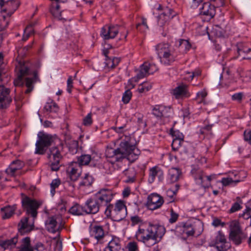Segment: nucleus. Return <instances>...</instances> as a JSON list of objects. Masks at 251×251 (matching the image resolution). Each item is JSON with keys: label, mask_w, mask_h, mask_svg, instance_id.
<instances>
[{"label": "nucleus", "mask_w": 251, "mask_h": 251, "mask_svg": "<svg viewBox=\"0 0 251 251\" xmlns=\"http://www.w3.org/2000/svg\"><path fill=\"white\" fill-rule=\"evenodd\" d=\"M165 232V229L161 226L150 225L144 227L143 225H140L136 237L138 241L144 243L153 240L155 243L160 241Z\"/></svg>", "instance_id": "obj_1"}, {"label": "nucleus", "mask_w": 251, "mask_h": 251, "mask_svg": "<svg viewBox=\"0 0 251 251\" xmlns=\"http://www.w3.org/2000/svg\"><path fill=\"white\" fill-rule=\"evenodd\" d=\"M129 138L123 140L120 144V147L114 150L113 157L117 161H120L124 158H127L129 161L136 159L137 153L135 152V146L129 143Z\"/></svg>", "instance_id": "obj_2"}, {"label": "nucleus", "mask_w": 251, "mask_h": 251, "mask_svg": "<svg viewBox=\"0 0 251 251\" xmlns=\"http://www.w3.org/2000/svg\"><path fill=\"white\" fill-rule=\"evenodd\" d=\"M105 214L114 221L123 220L127 215L126 207L124 201L119 200L115 205L108 204L105 210Z\"/></svg>", "instance_id": "obj_3"}, {"label": "nucleus", "mask_w": 251, "mask_h": 251, "mask_svg": "<svg viewBox=\"0 0 251 251\" xmlns=\"http://www.w3.org/2000/svg\"><path fill=\"white\" fill-rule=\"evenodd\" d=\"M22 203L23 209L26 211L27 215L31 216L34 220L37 215V209L41 203L35 199H32L24 193L21 194Z\"/></svg>", "instance_id": "obj_4"}, {"label": "nucleus", "mask_w": 251, "mask_h": 251, "mask_svg": "<svg viewBox=\"0 0 251 251\" xmlns=\"http://www.w3.org/2000/svg\"><path fill=\"white\" fill-rule=\"evenodd\" d=\"M62 150V145L50 149V153L48 154V157L50 159V168L52 171H57L59 169L60 161L63 158L61 154Z\"/></svg>", "instance_id": "obj_5"}, {"label": "nucleus", "mask_w": 251, "mask_h": 251, "mask_svg": "<svg viewBox=\"0 0 251 251\" xmlns=\"http://www.w3.org/2000/svg\"><path fill=\"white\" fill-rule=\"evenodd\" d=\"M38 140L36 143L35 153L44 154L45 153L47 148L50 146L53 141L52 136L40 133L38 135Z\"/></svg>", "instance_id": "obj_6"}, {"label": "nucleus", "mask_w": 251, "mask_h": 251, "mask_svg": "<svg viewBox=\"0 0 251 251\" xmlns=\"http://www.w3.org/2000/svg\"><path fill=\"white\" fill-rule=\"evenodd\" d=\"M16 71L17 72V77L14 80V83L16 86H24L23 77L31 75L27 64L19 61V65H16Z\"/></svg>", "instance_id": "obj_7"}, {"label": "nucleus", "mask_w": 251, "mask_h": 251, "mask_svg": "<svg viewBox=\"0 0 251 251\" xmlns=\"http://www.w3.org/2000/svg\"><path fill=\"white\" fill-rule=\"evenodd\" d=\"M163 203V197L153 193L148 196L147 206L149 209L153 210L160 207Z\"/></svg>", "instance_id": "obj_8"}, {"label": "nucleus", "mask_w": 251, "mask_h": 251, "mask_svg": "<svg viewBox=\"0 0 251 251\" xmlns=\"http://www.w3.org/2000/svg\"><path fill=\"white\" fill-rule=\"evenodd\" d=\"M101 204L94 196L87 201L85 206V213L87 214H96L99 211Z\"/></svg>", "instance_id": "obj_9"}, {"label": "nucleus", "mask_w": 251, "mask_h": 251, "mask_svg": "<svg viewBox=\"0 0 251 251\" xmlns=\"http://www.w3.org/2000/svg\"><path fill=\"white\" fill-rule=\"evenodd\" d=\"M95 196L102 204L108 205L113 197V194L112 191L107 189L100 190Z\"/></svg>", "instance_id": "obj_10"}, {"label": "nucleus", "mask_w": 251, "mask_h": 251, "mask_svg": "<svg viewBox=\"0 0 251 251\" xmlns=\"http://www.w3.org/2000/svg\"><path fill=\"white\" fill-rule=\"evenodd\" d=\"M10 90L2 85H0V108H5L11 102L9 97Z\"/></svg>", "instance_id": "obj_11"}, {"label": "nucleus", "mask_w": 251, "mask_h": 251, "mask_svg": "<svg viewBox=\"0 0 251 251\" xmlns=\"http://www.w3.org/2000/svg\"><path fill=\"white\" fill-rule=\"evenodd\" d=\"M158 54L161 59H166L168 61H173V55L169 50V46L166 44H159L157 46Z\"/></svg>", "instance_id": "obj_12"}, {"label": "nucleus", "mask_w": 251, "mask_h": 251, "mask_svg": "<svg viewBox=\"0 0 251 251\" xmlns=\"http://www.w3.org/2000/svg\"><path fill=\"white\" fill-rule=\"evenodd\" d=\"M118 32L117 25H105L102 28L101 34L103 36L104 39L108 40L115 38Z\"/></svg>", "instance_id": "obj_13"}, {"label": "nucleus", "mask_w": 251, "mask_h": 251, "mask_svg": "<svg viewBox=\"0 0 251 251\" xmlns=\"http://www.w3.org/2000/svg\"><path fill=\"white\" fill-rule=\"evenodd\" d=\"M64 2H65V0H55V1L52 2L50 8V12L54 18L59 20H62L64 19L60 9V4Z\"/></svg>", "instance_id": "obj_14"}, {"label": "nucleus", "mask_w": 251, "mask_h": 251, "mask_svg": "<svg viewBox=\"0 0 251 251\" xmlns=\"http://www.w3.org/2000/svg\"><path fill=\"white\" fill-rule=\"evenodd\" d=\"M200 10L201 15L208 17L209 19L213 18L216 14L215 7L209 2H204Z\"/></svg>", "instance_id": "obj_15"}, {"label": "nucleus", "mask_w": 251, "mask_h": 251, "mask_svg": "<svg viewBox=\"0 0 251 251\" xmlns=\"http://www.w3.org/2000/svg\"><path fill=\"white\" fill-rule=\"evenodd\" d=\"M46 226L47 230L52 233H55L61 229L60 226L56 221L55 217H49L46 221Z\"/></svg>", "instance_id": "obj_16"}, {"label": "nucleus", "mask_w": 251, "mask_h": 251, "mask_svg": "<svg viewBox=\"0 0 251 251\" xmlns=\"http://www.w3.org/2000/svg\"><path fill=\"white\" fill-rule=\"evenodd\" d=\"M173 11L172 9H167L166 11L161 14L158 17V25L161 27H163L169 20L174 16Z\"/></svg>", "instance_id": "obj_17"}, {"label": "nucleus", "mask_w": 251, "mask_h": 251, "mask_svg": "<svg viewBox=\"0 0 251 251\" xmlns=\"http://www.w3.org/2000/svg\"><path fill=\"white\" fill-rule=\"evenodd\" d=\"M31 75H32V77H26L25 78V85L27 87L25 93L26 94H29L33 89V83L35 82L38 79V74L37 71H34Z\"/></svg>", "instance_id": "obj_18"}, {"label": "nucleus", "mask_w": 251, "mask_h": 251, "mask_svg": "<svg viewBox=\"0 0 251 251\" xmlns=\"http://www.w3.org/2000/svg\"><path fill=\"white\" fill-rule=\"evenodd\" d=\"M28 218L25 217L21 219L18 225L19 231L21 234H23L25 232H29L33 229L34 226L33 223L32 224H28Z\"/></svg>", "instance_id": "obj_19"}, {"label": "nucleus", "mask_w": 251, "mask_h": 251, "mask_svg": "<svg viewBox=\"0 0 251 251\" xmlns=\"http://www.w3.org/2000/svg\"><path fill=\"white\" fill-rule=\"evenodd\" d=\"M20 2L18 0H10L5 3V7L2 9V11L10 13V15L15 11L20 6Z\"/></svg>", "instance_id": "obj_20"}, {"label": "nucleus", "mask_w": 251, "mask_h": 251, "mask_svg": "<svg viewBox=\"0 0 251 251\" xmlns=\"http://www.w3.org/2000/svg\"><path fill=\"white\" fill-rule=\"evenodd\" d=\"M24 166V163L20 160H16L12 162L6 172L11 176H14L15 173L18 170L21 169Z\"/></svg>", "instance_id": "obj_21"}, {"label": "nucleus", "mask_w": 251, "mask_h": 251, "mask_svg": "<svg viewBox=\"0 0 251 251\" xmlns=\"http://www.w3.org/2000/svg\"><path fill=\"white\" fill-rule=\"evenodd\" d=\"M16 209V205L13 206L8 205L1 208V211L2 212V219H6L10 218L14 214Z\"/></svg>", "instance_id": "obj_22"}, {"label": "nucleus", "mask_w": 251, "mask_h": 251, "mask_svg": "<svg viewBox=\"0 0 251 251\" xmlns=\"http://www.w3.org/2000/svg\"><path fill=\"white\" fill-rule=\"evenodd\" d=\"M106 248L111 251H120L121 250V245L119 239L116 237H113L109 242Z\"/></svg>", "instance_id": "obj_23"}, {"label": "nucleus", "mask_w": 251, "mask_h": 251, "mask_svg": "<svg viewBox=\"0 0 251 251\" xmlns=\"http://www.w3.org/2000/svg\"><path fill=\"white\" fill-rule=\"evenodd\" d=\"M73 164L74 163H72V164L68 167L67 169V172L69 175L70 179L72 181H75L79 177L80 174L78 172V170L73 166Z\"/></svg>", "instance_id": "obj_24"}, {"label": "nucleus", "mask_w": 251, "mask_h": 251, "mask_svg": "<svg viewBox=\"0 0 251 251\" xmlns=\"http://www.w3.org/2000/svg\"><path fill=\"white\" fill-rule=\"evenodd\" d=\"M186 86L184 85H179L174 89L173 91V94L176 99L184 97L186 95Z\"/></svg>", "instance_id": "obj_25"}, {"label": "nucleus", "mask_w": 251, "mask_h": 251, "mask_svg": "<svg viewBox=\"0 0 251 251\" xmlns=\"http://www.w3.org/2000/svg\"><path fill=\"white\" fill-rule=\"evenodd\" d=\"M17 242L18 235H16L10 239L0 241V246L4 249H6L8 248L14 247Z\"/></svg>", "instance_id": "obj_26"}, {"label": "nucleus", "mask_w": 251, "mask_h": 251, "mask_svg": "<svg viewBox=\"0 0 251 251\" xmlns=\"http://www.w3.org/2000/svg\"><path fill=\"white\" fill-rule=\"evenodd\" d=\"M31 48V45H28L24 48H20L17 50L18 56L16 58V60L18 62V64L16 65H19V61H21L24 62L25 64H26L24 61L22 60V58L24 57L27 52L28 49Z\"/></svg>", "instance_id": "obj_27"}, {"label": "nucleus", "mask_w": 251, "mask_h": 251, "mask_svg": "<svg viewBox=\"0 0 251 251\" xmlns=\"http://www.w3.org/2000/svg\"><path fill=\"white\" fill-rule=\"evenodd\" d=\"M20 251H33V248L30 245V239L26 237L22 239Z\"/></svg>", "instance_id": "obj_28"}, {"label": "nucleus", "mask_w": 251, "mask_h": 251, "mask_svg": "<svg viewBox=\"0 0 251 251\" xmlns=\"http://www.w3.org/2000/svg\"><path fill=\"white\" fill-rule=\"evenodd\" d=\"M66 143L70 151L74 154L77 151L78 143L77 141L71 139H67Z\"/></svg>", "instance_id": "obj_29"}, {"label": "nucleus", "mask_w": 251, "mask_h": 251, "mask_svg": "<svg viewBox=\"0 0 251 251\" xmlns=\"http://www.w3.org/2000/svg\"><path fill=\"white\" fill-rule=\"evenodd\" d=\"M91 160V156L89 154H82L77 158L76 162H73L75 164L78 163L79 166L87 165Z\"/></svg>", "instance_id": "obj_30"}, {"label": "nucleus", "mask_w": 251, "mask_h": 251, "mask_svg": "<svg viewBox=\"0 0 251 251\" xmlns=\"http://www.w3.org/2000/svg\"><path fill=\"white\" fill-rule=\"evenodd\" d=\"M167 109L163 106H157L154 107L152 110V113L157 117H162L166 116Z\"/></svg>", "instance_id": "obj_31"}, {"label": "nucleus", "mask_w": 251, "mask_h": 251, "mask_svg": "<svg viewBox=\"0 0 251 251\" xmlns=\"http://www.w3.org/2000/svg\"><path fill=\"white\" fill-rule=\"evenodd\" d=\"M150 64L145 62L141 67V70L137 75V79L145 77L149 72Z\"/></svg>", "instance_id": "obj_32"}, {"label": "nucleus", "mask_w": 251, "mask_h": 251, "mask_svg": "<svg viewBox=\"0 0 251 251\" xmlns=\"http://www.w3.org/2000/svg\"><path fill=\"white\" fill-rule=\"evenodd\" d=\"M170 178L172 182L177 181L181 175V172L178 169H172L169 172Z\"/></svg>", "instance_id": "obj_33"}, {"label": "nucleus", "mask_w": 251, "mask_h": 251, "mask_svg": "<svg viewBox=\"0 0 251 251\" xmlns=\"http://www.w3.org/2000/svg\"><path fill=\"white\" fill-rule=\"evenodd\" d=\"M69 211L74 215H81L85 212V206L83 207L78 204H76L70 208Z\"/></svg>", "instance_id": "obj_34"}, {"label": "nucleus", "mask_w": 251, "mask_h": 251, "mask_svg": "<svg viewBox=\"0 0 251 251\" xmlns=\"http://www.w3.org/2000/svg\"><path fill=\"white\" fill-rule=\"evenodd\" d=\"M251 50L250 48L245 47L241 43L238 44L237 45V51L239 55L241 56L242 58L250 59L249 57H247L244 55V53H248Z\"/></svg>", "instance_id": "obj_35"}, {"label": "nucleus", "mask_w": 251, "mask_h": 251, "mask_svg": "<svg viewBox=\"0 0 251 251\" xmlns=\"http://www.w3.org/2000/svg\"><path fill=\"white\" fill-rule=\"evenodd\" d=\"M93 235L98 240L102 239L104 235V231L101 226H95L93 230Z\"/></svg>", "instance_id": "obj_36"}, {"label": "nucleus", "mask_w": 251, "mask_h": 251, "mask_svg": "<svg viewBox=\"0 0 251 251\" xmlns=\"http://www.w3.org/2000/svg\"><path fill=\"white\" fill-rule=\"evenodd\" d=\"M230 233L242 232L239 223L236 220H234L229 223Z\"/></svg>", "instance_id": "obj_37"}, {"label": "nucleus", "mask_w": 251, "mask_h": 251, "mask_svg": "<svg viewBox=\"0 0 251 251\" xmlns=\"http://www.w3.org/2000/svg\"><path fill=\"white\" fill-rule=\"evenodd\" d=\"M58 106L57 104L53 101L47 102L44 107V110L47 112H57L58 110Z\"/></svg>", "instance_id": "obj_38"}, {"label": "nucleus", "mask_w": 251, "mask_h": 251, "mask_svg": "<svg viewBox=\"0 0 251 251\" xmlns=\"http://www.w3.org/2000/svg\"><path fill=\"white\" fill-rule=\"evenodd\" d=\"M212 246L215 247L219 251H226L230 247L229 243H227L226 240Z\"/></svg>", "instance_id": "obj_39"}, {"label": "nucleus", "mask_w": 251, "mask_h": 251, "mask_svg": "<svg viewBox=\"0 0 251 251\" xmlns=\"http://www.w3.org/2000/svg\"><path fill=\"white\" fill-rule=\"evenodd\" d=\"M120 61V59L117 57H114L112 59L110 58L106 59L105 65L108 68H114Z\"/></svg>", "instance_id": "obj_40"}, {"label": "nucleus", "mask_w": 251, "mask_h": 251, "mask_svg": "<svg viewBox=\"0 0 251 251\" xmlns=\"http://www.w3.org/2000/svg\"><path fill=\"white\" fill-rule=\"evenodd\" d=\"M93 182V178L92 176L89 174H86L85 176L80 182V186H91Z\"/></svg>", "instance_id": "obj_41"}, {"label": "nucleus", "mask_w": 251, "mask_h": 251, "mask_svg": "<svg viewBox=\"0 0 251 251\" xmlns=\"http://www.w3.org/2000/svg\"><path fill=\"white\" fill-rule=\"evenodd\" d=\"M242 232H234L229 233V239L236 245H239L241 243V234Z\"/></svg>", "instance_id": "obj_42"}, {"label": "nucleus", "mask_w": 251, "mask_h": 251, "mask_svg": "<svg viewBox=\"0 0 251 251\" xmlns=\"http://www.w3.org/2000/svg\"><path fill=\"white\" fill-rule=\"evenodd\" d=\"M33 34L34 31L32 26L31 25L27 26L24 30L22 40L23 41H26L28 38L32 35H33Z\"/></svg>", "instance_id": "obj_43"}, {"label": "nucleus", "mask_w": 251, "mask_h": 251, "mask_svg": "<svg viewBox=\"0 0 251 251\" xmlns=\"http://www.w3.org/2000/svg\"><path fill=\"white\" fill-rule=\"evenodd\" d=\"M183 232L186 233L187 236H193L195 233V230L191 224L185 223L183 225Z\"/></svg>", "instance_id": "obj_44"}, {"label": "nucleus", "mask_w": 251, "mask_h": 251, "mask_svg": "<svg viewBox=\"0 0 251 251\" xmlns=\"http://www.w3.org/2000/svg\"><path fill=\"white\" fill-rule=\"evenodd\" d=\"M192 174L195 179L196 180H198L197 183L199 184V182H201L203 178V172L202 170L198 169V170H193L192 171Z\"/></svg>", "instance_id": "obj_45"}, {"label": "nucleus", "mask_w": 251, "mask_h": 251, "mask_svg": "<svg viewBox=\"0 0 251 251\" xmlns=\"http://www.w3.org/2000/svg\"><path fill=\"white\" fill-rule=\"evenodd\" d=\"M226 240L225 235L221 231H219L218 232L217 236L215 237L214 240L212 242V245H215L217 243L223 242Z\"/></svg>", "instance_id": "obj_46"}, {"label": "nucleus", "mask_w": 251, "mask_h": 251, "mask_svg": "<svg viewBox=\"0 0 251 251\" xmlns=\"http://www.w3.org/2000/svg\"><path fill=\"white\" fill-rule=\"evenodd\" d=\"M184 139L173 138L172 144V149L174 151H177L181 146L183 142Z\"/></svg>", "instance_id": "obj_47"}, {"label": "nucleus", "mask_w": 251, "mask_h": 251, "mask_svg": "<svg viewBox=\"0 0 251 251\" xmlns=\"http://www.w3.org/2000/svg\"><path fill=\"white\" fill-rule=\"evenodd\" d=\"M179 47L182 49H184L185 51L188 50L191 47L190 43L186 40L180 39L179 41Z\"/></svg>", "instance_id": "obj_48"}, {"label": "nucleus", "mask_w": 251, "mask_h": 251, "mask_svg": "<svg viewBox=\"0 0 251 251\" xmlns=\"http://www.w3.org/2000/svg\"><path fill=\"white\" fill-rule=\"evenodd\" d=\"M132 93L129 89L127 90L123 94L122 100L125 104L128 103L132 97Z\"/></svg>", "instance_id": "obj_49"}, {"label": "nucleus", "mask_w": 251, "mask_h": 251, "mask_svg": "<svg viewBox=\"0 0 251 251\" xmlns=\"http://www.w3.org/2000/svg\"><path fill=\"white\" fill-rule=\"evenodd\" d=\"M170 134L174 138L184 139V135L178 130H174V126L170 129Z\"/></svg>", "instance_id": "obj_50"}, {"label": "nucleus", "mask_w": 251, "mask_h": 251, "mask_svg": "<svg viewBox=\"0 0 251 251\" xmlns=\"http://www.w3.org/2000/svg\"><path fill=\"white\" fill-rule=\"evenodd\" d=\"M52 243L54 245L55 250L61 251L62 248V242L58 238H53Z\"/></svg>", "instance_id": "obj_51"}, {"label": "nucleus", "mask_w": 251, "mask_h": 251, "mask_svg": "<svg viewBox=\"0 0 251 251\" xmlns=\"http://www.w3.org/2000/svg\"><path fill=\"white\" fill-rule=\"evenodd\" d=\"M179 188V185L177 184L175 185V189L173 190L169 189L167 191V195L170 197L171 199H173L174 196H175Z\"/></svg>", "instance_id": "obj_52"}, {"label": "nucleus", "mask_w": 251, "mask_h": 251, "mask_svg": "<svg viewBox=\"0 0 251 251\" xmlns=\"http://www.w3.org/2000/svg\"><path fill=\"white\" fill-rule=\"evenodd\" d=\"M60 184V180L59 179H55L52 180V182L50 184V187L51 188V192L53 195H54L55 192V188H57Z\"/></svg>", "instance_id": "obj_53"}, {"label": "nucleus", "mask_w": 251, "mask_h": 251, "mask_svg": "<svg viewBox=\"0 0 251 251\" xmlns=\"http://www.w3.org/2000/svg\"><path fill=\"white\" fill-rule=\"evenodd\" d=\"M151 87V86L150 84L144 82L140 85L139 88H138V91L139 93H143L145 91H149Z\"/></svg>", "instance_id": "obj_54"}, {"label": "nucleus", "mask_w": 251, "mask_h": 251, "mask_svg": "<svg viewBox=\"0 0 251 251\" xmlns=\"http://www.w3.org/2000/svg\"><path fill=\"white\" fill-rule=\"evenodd\" d=\"M93 122L91 113H89L83 120V124L85 126H90Z\"/></svg>", "instance_id": "obj_55"}, {"label": "nucleus", "mask_w": 251, "mask_h": 251, "mask_svg": "<svg viewBox=\"0 0 251 251\" xmlns=\"http://www.w3.org/2000/svg\"><path fill=\"white\" fill-rule=\"evenodd\" d=\"M171 218L169 219V222L171 224L175 223L178 217V214L176 213L173 208L171 209Z\"/></svg>", "instance_id": "obj_56"}, {"label": "nucleus", "mask_w": 251, "mask_h": 251, "mask_svg": "<svg viewBox=\"0 0 251 251\" xmlns=\"http://www.w3.org/2000/svg\"><path fill=\"white\" fill-rule=\"evenodd\" d=\"M244 219L248 220L250 219V224L251 226V208H248L241 216Z\"/></svg>", "instance_id": "obj_57"}, {"label": "nucleus", "mask_w": 251, "mask_h": 251, "mask_svg": "<svg viewBox=\"0 0 251 251\" xmlns=\"http://www.w3.org/2000/svg\"><path fill=\"white\" fill-rule=\"evenodd\" d=\"M207 181L205 182L203 181H201V182H199L200 184H201L202 187L204 188H208L211 185L210 181L212 179V176H207Z\"/></svg>", "instance_id": "obj_58"}, {"label": "nucleus", "mask_w": 251, "mask_h": 251, "mask_svg": "<svg viewBox=\"0 0 251 251\" xmlns=\"http://www.w3.org/2000/svg\"><path fill=\"white\" fill-rule=\"evenodd\" d=\"M241 208H242L241 206L238 202H235L232 206L230 209L229 210V213H234V212L240 210Z\"/></svg>", "instance_id": "obj_59"}, {"label": "nucleus", "mask_w": 251, "mask_h": 251, "mask_svg": "<svg viewBox=\"0 0 251 251\" xmlns=\"http://www.w3.org/2000/svg\"><path fill=\"white\" fill-rule=\"evenodd\" d=\"M138 246L135 242H130L128 244V251H138Z\"/></svg>", "instance_id": "obj_60"}, {"label": "nucleus", "mask_w": 251, "mask_h": 251, "mask_svg": "<svg viewBox=\"0 0 251 251\" xmlns=\"http://www.w3.org/2000/svg\"><path fill=\"white\" fill-rule=\"evenodd\" d=\"M131 221L132 225L142 224V220L138 216H134L131 218Z\"/></svg>", "instance_id": "obj_61"}, {"label": "nucleus", "mask_w": 251, "mask_h": 251, "mask_svg": "<svg viewBox=\"0 0 251 251\" xmlns=\"http://www.w3.org/2000/svg\"><path fill=\"white\" fill-rule=\"evenodd\" d=\"M243 94L242 93H238L235 94L232 96V99L234 100H237L240 102L242 101Z\"/></svg>", "instance_id": "obj_62"}, {"label": "nucleus", "mask_w": 251, "mask_h": 251, "mask_svg": "<svg viewBox=\"0 0 251 251\" xmlns=\"http://www.w3.org/2000/svg\"><path fill=\"white\" fill-rule=\"evenodd\" d=\"M244 138L245 141L251 144V130H245L244 131Z\"/></svg>", "instance_id": "obj_63"}, {"label": "nucleus", "mask_w": 251, "mask_h": 251, "mask_svg": "<svg viewBox=\"0 0 251 251\" xmlns=\"http://www.w3.org/2000/svg\"><path fill=\"white\" fill-rule=\"evenodd\" d=\"M73 88V79L71 76H69L67 80V91L69 93L72 92V89Z\"/></svg>", "instance_id": "obj_64"}]
</instances>
